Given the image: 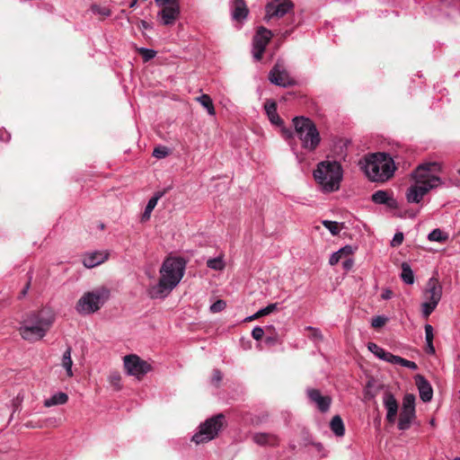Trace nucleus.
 Here are the masks:
<instances>
[{"label": "nucleus", "instance_id": "28", "mask_svg": "<svg viewBox=\"0 0 460 460\" xmlns=\"http://www.w3.org/2000/svg\"><path fill=\"white\" fill-rule=\"evenodd\" d=\"M68 400V396L66 393L60 392L52 395L49 399L44 402L46 407H51L54 405L65 404Z\"/></svg>", "mask_w": 460, "mask_h": 460}, {"label": "nucleus", "instance_id": "60", "mask_svg": "<svg viewBox=\"0 0 460 460\" xmlns=\"http://www.w3.org/2000/svg\"><path fill=\"white\" fill-rule=\"evenodd\" d=\"M458 173L460 174V169L458 170Z\"/></svg>", "mask_w": 460, "mask_h": 460}, {"label": "nucleus", "instance_id": "59", "mask_svg": "<svg viewBox=\"0 0 460 460\" xmlns=\"http://www.w3.org/2000/svg\"><path fill=\"white\" fill-rule=\"evenodd\" d=\"M137 0H133V1L130 3L129 6H130V7H134V6L137 4Z\"/></svg>", "mask_w": 460, "mask_h": 460}, {"label": "nucleus", "instance_id": "38", "mask_svg": "<svg viewBox=\"0 0 460 460\" xmlns=\"http://www.w3.org/2000/svg\"><path fill=\"white\" fill-rule=\"evenodd\" d=\"M438 303H434V301L427 300L422 304V313L425 317L430 315V314L435 310Z\"/></svg>", "mask_w": 460, "mask_h": 460}, {"label": "nucleus", "instance_id": "30", "mask_svg": "<svg viewBox=\"0 0 460 460\" xmlns=\"http://www.w3.org/2000/svg\"><path fill=\"white\" fill-rule=\"evenodd\" d=\"M401 278L406 284L411 285L414 282L413 271L411 269L410 265L406 262H403L402 264Z\"/></svg>", "mask_w": 460, "mask_h": 460}, {"label": "nucleus", "instance_id": "15", "mask_svg": "<svg viewBox=\"0 0 460 460\" xmlns=\"http://www.w3.org/2000/svg\"><path fill=\"white\" fill-rule=\"evenodd\" d=\"M270 81L277 85L288 87L294 85L296 81L292 79L286 70H280L279 65H276L269 75Z\"/></svg>", "mask_w": 460, "mask_h": 460}, {"label": "nucleus", "instance_id": "57", "mask_svg": "<svg viewBox=\"0 0 460 460\" xmlns=\"http://www.w3.org/2000/svg\"><path fill=\"white\" fill-rule=\"evenodd\" d=\"M29 288H30V281L27 282L26 286L24 287V288L21 292L22 296H25V294L27 293Z\"/></svg>", "mask_w": 460, "mask_h": 460}, {"label": "nucleus", "instance_id": "22", "mask_svg": "<svg viewBox=\"0 0 460 460\" xmlns=\"http://www.w3.org/2000/svg\"><path fill=\"white\" fill-rule=\"evenodd\" d=\"M416 418V411L402 410L399 415L398 429L407 430L410 429L412 420Z\"/></svg>", "mask_w": 460, "mask_h": 460}, {"label": "nucleus", "instance_id": "42", "mask_svg": "<svg viewBox=\"0 0 460 460\" xmlns=\"http://www.w3.org/2000/svg\"><path fill=\"white\" fill-rule=\"evenodd\" d=\"M226 304L225 301L217 300L210 306V310L212 313H218L224 310L226 308Z\"/></svg>", "mask_w": 460, "mask_h": 460}, {"label": "nucleus", "instance_id": "24", "mask_svg": "<svg viewBox=\"0 0 460 460\" xmlns=\"http://www.w3.org/2000/svg\"><path fill=\"white\" fill-rule=\"evenodd\" d=\"M265 111L269 117V119L272 124L281 126L283 124V119L277 113V104L276 102H267L265 104Z\"/></svg>", "mask_w": 460, "mask_h": 460}, {"label": "nucleus", "instance_id": "23", "mask_svg": "<svg viewBox=\"0 0 460 460\" xmlns=\"http://www.w3.org/2000/svg\"><path fill=\"white\" fill-rule=\"evenodd\" d=\"M107 256L106 253L95 252L86 256L83 262L86 268H93L103 262L107 259Z\"/></svg>", "mask_w": 460, "mask_h": 460}, {"label": "nucleus", "instance_id": "2", "mask_svg": "<svg viewBox=\"0 0 460 460\" xmlns=\"http://www.w3.org/2000/svg\"><path fill=\"white\" fill-rule=\"evenodd\" d=\"M55 321V314L49 308H42L26 314L19 332L22 339L36 341L42 339Z\"/></svg>", "mask_w": 460, "mask_h": 460}, {"label": "nucleus", "instance_id": "58", "mask_svg": "<svg viewBox=\"0 0 460 460\" xmlns=\"http://www.w3.org/2000/svg\"><path fill=\"white\" fill-rule=\"evenodd\" d=\"M283 134L287 137H290L292 136V132L288 129H284L283 130Z\"/></svg>", "mask_w": 460, "mask_h": 460}, {"label": "nucleus", "instance_id": "54", "mask_svg": "<svg viewBox=\"0 0 460 460\" xmlns=\"http://www.w3.org/2000/svg\"><path fill=\"white\" fill-rule=\"evenodd\" d=\"M353 264H354L353 260H351L350 258H346L343 261V268L346 270H349V269H351Z\"/></svg>", "mask_w": 460, "mask_h": 460}, {"label": "nucleus", "instance_id": "31", "mask_svg": "<svg viewBox=\"0 0 460 460\" xmlns=\"http://www.w3.org/2000/svg\"><path fill=\"white\" fill-rule=\"evenodd\" d=\"M62 365L66 368L67 376H73V372H72L73 361L71 358V348H67L66 350L64 352L63 358H62Z\"/></svg>", "mask_w": 460, "mask_h": 460}, {"label": "nucleus", "instance_id": "20", "mask_svg": "<svg viewBox=\"0 0 460 460\" xmlns=\"http://www.w3.org/2000/svg\"><path fill=\"white\" fill-rule=\"evenodd\" d=\"M232 18L237 22L244 21L249 13L248 7L244 0H233L231 3Z\"/></svg>", "mask_w": 460, "mask_h": 460}, {"label": "nucleus", "instance_id": "17", "mask_svg": "<svg viewBox=\"0 0 460 460\" xmlns=\"http://www.w3.org/2000/svg\"><path fill=\"white\" fill-rule=\"evenodd\" d=\"M442 296V287L437 278H430L427 284V289L425 291V296L427 300L434 301L438 303Z\"/></svg>", "mask_w": 460, "mask_h": 460}, {"label": "nucleus", "instance_id": "53", "mask_svg": "<svg viewBox=\"0 0 460 460\" xmlns=\"http://www.w3.org/2000/svg\"><path fill=\"white\" fill-rule=\"evenodd\" d=\"M394 293L391 289H385L382 294H381V297L382 299H385V300H387V299H390L392 296H393Z\"/></svg>", "mask_w": 460, "mask_h": 460}, {"label": "nucleus", "instance_id": "27", "mask_svg": "<svg viewBox=\"0 0 460 460\" xmlns=\"http://www.w3.org/2000/svg\"><path fill=\"white\" fill-rule=\"evenodd\" d=\"M164 194V191L158 192L157 194H155L154 197H152L149 199V201L145 208V211L142 215L143 221L148 220L150 218L151 212L155 208L157 201L163 197Z\"/></svg>", "mask_w": 460, "mask_h": 460}, {"label": "nucleus", "instance_id": "34", "mask_svg": "<svg viewBox=\"0 0 460 460\" xmlns=\"http://www.w3.org/2000/svg\"><path fill=\"white\" fill-rule=\"evenodd\" d=\"M392 364H398L402 367H406L411 369H417L418 366L415 362L410 361L408 359L402 358L399 356L394 355L393 359L391 361Z\"/></svg>", "mask_w": 460, "mask_h": 460}, {"label": "nucleus", "instance_id": "61", "mask_svg": "<svg viewBox=\"0 0 460 460\" xmlns=\"http://www.w3.org/2000/svg\"><path fill=\"white\" fill-rule=\"evenodd\" d=\"M455 460H460V458H456V459H455Z\"/></svg>", "mask_w": 460, "mask_h": 460}, {"label": "nucleus", "instance_id": "43", "mask_svg": "<svg viewBox=\"0 0 460 460\" xmlns=\"http://www.w3.org/2000/svg\"><path fill=\"white\" fill-rule=\"evenodd\" d=\"M222 373L219 369H214L213 370V375H212V378H211V383L215 385V386H219V384L220 382L222 381Z\"/></svg>", "mask_w": 460, "mask_h": 460}, {"label": "nucleus", "instance_id": "3", "mask_svg": "<svg viewBox=\"0 0 460 460\" xmlns=\"http://www.w3.org/2000/svg\"><path fill=\"white\" fill-rule=\"evenodd\" d=\"M359 164L372 181L384 182L394 175L395 170L394 160L385 153L368 155Z\"/></svg>", "mask_w": 460, "mask_h": 460}, {"label": "nucleus", "instance_id": "56", "mask_svg": "<svg viewBox=\"0 0 460 460\" xmlns=\"http://www.w3.org/2000/svg\"><path fill=\"white\" fill-rule=\"evenodd\" d=\"M260 317H262V315H261V314H259V311H258V312H257V313H255L253 315L249 316L246 320H247V321H249V322H251V321L256 320V319H258V318H260Z\"/></svg>", "mask_w": 460, "mask_h": 460}, {"label": "nucleus", "instance_id": "14", "mask_svg": "<svg viewBox=\"0 0 460 460\" xmlns=\"http://www.w3.org/2000/svg\"><path fill=\"white\" fill-rule=\"evenodd\" d=\"M384 406L386 409V420L389 424L395 423L399 404L394 394L386 391L383 399Z\"/></svg>", "mask_w": 460, "mask_h": 460}, {"label": "nucleus", "instance_id": "45", "mask_svg": "<svg viewBox=\"0 0 460 460\" xmlns=\"http://www.w3.org/2000/svg\"><path fill=\"white\" fill-rule=\"evenodd\" d=\"M306 330L309 332V337L314 340H323V335L318 329L313 327H307Z\"/></svg>", "mask_w": 460, "mask_h": 460}, {"label": "nucleus", "instance_id": "47", "mask_svg": "<svg viewBox=\"0 0 460 460\" xmlns=\"http://www.w3.org/2000/svg\"><path fill=\"white\" fill-rule=\"evenodd\" d=\"M139 53L142 55V58H155L156 55V52L150 49H145L141 48L139 49Z\"/></svg>", "mask_w": 460, "mask_h": 460}, {"label": "nucleus", "instance_id": "19", "mask_svg": "<svg viewBox=\"0 0 460 460\" xmlns=\"http://www.w3.org/2000/svg\"><path fill=\"white\" fill-rule=\"evenodd\" d=\"M415 384L420 392V397L424 402L431 401L433 390L429 382L421 375L415 376Z\"/></svg>", "mask_w": 460, "mask_h": 460}, {"label": "nucleus", "instance_id": "48", "mask_svg": "<svg viewBox=\"0 0 460 460\" xmlns=\"http://www.w3.org/2000/svg\"><path fill=\"white\" fill-rule=\"evenodd\" d=\"M263 335H264V331H263V329H262V328H261V327H259V326L255 327V328L252 330V338H253L254 340H256V341H260V340H261V339H262V337H263Z\"/></svg>", "mask_w": 460, "mask_h": 460}, {"label": "nucleus", "instance_id": "52", "mask_svg": "<svg viewBox=\"0 0 460 460\" xmlns=\"http://www.w3.org/2000/svg\"><path fill=\"white\" fill-rule=\"evenodd\" d=\"M156 4L160 7L172 5V3H180L179 0H155Z\"/></svg>", "mask_w": 460, "mask_h": 460}, {"label": "nucleus", "instance_id": "10", "mask_svg": "<svg viewBox=\"0 0 460 460\" xmlns=\"http://www.w3.org/2000/svg\"><path fill=\"white\" fill-rule=\"evenodd\" d=\"M124 367L128 375L136 376L138 380H141L152 368L148 362L135 354L124 357Z\"/></svg>", "mask_w": 460, "mask_h": 460}, {"label": "nucleus", "instance_id": "9", "mask_svg": "<svg viewBox=\"0 0 460 460\" xmlns=\"http://www.w3.org/2000/svg\"><path fill=\"white\" fill-rule=\"evenodd\" d=\"M294 4L290 0H272L265 5L264 21L279 20L292 12Z\"/></svg>", "mask_w": 460, "mask_h": 460}, {"label": "nucleus", "instance_id": "21", "mask_svg": "<svg viewBox=\"0 0 460 460\" xmlns=\"http://www.w3.org/2000/svg\"><path fill=\"white\" fill-rule=\"evenodd\" d=\"M252 441L259 446H270L275 447L279 444V438L277 436L265 433V432H258L252 435Z\"/></svg>", "mask_w": 460, "mask_h": 460}, {"label": "nucleus", "instance_id": "4", "mask_svg": "<svg viewBox=\"0 0 460 460\" xmlns=\"http://www.w3.org/2000/svg\"><path fill=\"white\" fill-rule=\"evenodd\" d=\"M314 177L323 191H336L342 180L341 165L336 161H323L314 171Z\"/></svg>", "mask_w": 460, "mask_h": 460}, {"label": "nucleus", "instance_id": "6", "mask_svg": "<svg viewBox=\"0 0 460 460\" xmlns=\"http://www.w3.org/2000/svg\"><path fill=\"white\" fill-rule=\"evenodd\" d=\"M110 289L105 287L96 288L85 292L77 301L75 309L79 314H91L98 311L109 299Z\"/></svg>", "mask_w": 460, "mask_h": 460}, {"label": "nucleus", "instance_id": "26", "mask_svg": "<svg viewBox=\"0 0 460 460\" xmlns=\"http://www.w3.org/2000/svg\"><path fill=\"white\" fill-rule=\"evenodd\" d=\"M330 428L337 437H342L345 433L344 423L340 415H335L332 417L330 423Z\"/></svg>", "mask_w": 460, "mask_h": 460}, {"label": "nucleus", "instance_id": "37", "mask_svg": "<svg viewBox=\"0 0 460 460\" xmlns=\"http://www.w3.org/2000/svg\"><path fill=\"white\" fill-rule=\"evenodd\" d=\"M91 11L94 14H98V15H101L102 17H108L111 13V10L108 7L101 6V5H98V4H93L91 6Z\"/></svg>", "mask_w": 460, "mask_h": 460}, {"label": "nucleus", "instance_id": "1", "mask_svg": "<svg viewBox=\"0 0 460 460\" xmlns=\"http://www.w3.org/2000/svg\"><path fill=\"white\" fill-rule=\"evenodd\" d=\"M185 261L181 258H167L160 269V279L156 285L149 288L151 298H164L178 285L183 277Z\"/></svg>", "mask_w": 460, "mask_h": 460}, {"label": "nucleus", "instance_id": "40", "mask_svg": "<svg viewBox=\"0 0 460 460\" xmlns=\"http://www.w3.org/2000/svg\"><path fill=\"white\" fill-rule=\"evenodd\" d=\"M387 321L386 317L378 315L372 319L371 325L375 329L381 328L385 325Z\"/></svg>", "mask_w": 460, "mask_h": 460}, {"label": "nucleus", "instance_id": "12", "mask_svg": "<svg viewBox=\"0 0 460 460\" xmlns=\"http://www.w3.org/2000/svg\"><path fill=\"white\" fill-rule=\"evenodd\" d=\"M442 171V164L438 162H425L420 164L415 170L413 177L429 180L432 177H437L433 173Z\"/></svg>", "mask_w": 460, "mask_h": 460}, {"label": "nucleus", "instance_id": "25", "mask_svg": "<svg viewBox=\"0 0 460 460\" xmlns=\"http://www.w3.org/2000/svg\"><path fill=\"white\" fill-rule=\"evenodd\" d=\"M367 348L372 353H374L379 358L391 363L394 357L392 353L385 350L384 349L380 348L377 344L374 342H369Z\"/></svg>", "mask_w": 460, "mask_h": 460}, {"label": "nucleus", "instance_id": "44", "mask_svg": "<svg viewBox=\"0 0 460 460\" xmlns=\"http://www.w3.org/2000/svg\"><path fill=\"white\" fill-rule=\"evenodd\" d=\"M277 306H278L277 303L270 304L266 307L259 310V314H261L262 316L268 315V314H271L272 312H274L277 309Z\"/></svg>", "mask_w": 460, "mask_h": 460}, {"label": "nucleus", "instance_id": "55", "mask_svg": "<svg viewBox=\"0 0 460 460\" xmlns=\"http://www.w3.org/2000/svg\"><path fill=\"white\" fill-rule=\"evenodd\" d=\"M426 352L428 354H435V348L433 346V341L427 342Z\"/></svg>", "mask_w": 460, "mask_h": 460}, {"label": "nucleus", "instance_id": "39", "mask_svg": "<svg viewBox=\"0 0 460 460\" xmlns=\"http://www.w3.org/2000/svg\"><path fill=\"white\" fill-rule=\"evenodd\" d=\"M323 225L329 229V231L333 234L336 235L340 233L341 227L339 224L335 221H330V220H324L323 221Z\"/></svg>", "mask_w": 460, "mask_h": 460}, {"label": "nucleus", "instance_id": "5", "mask_svg": "<svg viewBox=\"0 0 460 460\" xmlns=\"http://www.w3.org/2000/svg\"><path fill=\"white\" fill-rule=\"evenodd\" d=\"M295 131L302 142V146L309 151H314L318 146L321 137L318 129L313 120L305 117L293 119Z\"/></svg>", "mask_w": 460, "mask_h": 460}, {"label": "nucleus", "instance_id": "46", "mask_svg": "<svg viewBox=\"0 0 460 460\" xmlns=\"http://www.w3.org/2000/svg\"><path fill=\"white\" fill-rule=\"evenodd\" d=\"M402 241H403V234L402 232H397L394 234V236L391 242V245L393 247H397L402 243Z\"/></svg>", "mask_w": 460, "mask_h": 460}, {"label": "nucleus", "instance_id": "33", "mask_svg": "<svg viewBox=\"0 0 460 460\" xmlns=\"http://www.w3.org/2000/svg\"><path fill=\"white\" fill-rule=\"evenodd\" d=\"M197 100L200 102V104L205 107L208 110V112L210 115L215 114V108L212 102L211 98L208 94H202L201 96L198 97Z\"/></svg>", "mask_w": 460, "mask_h": 460}, {"label": "nucleus", "instance_id": "29", "mask_svg": "<svg viewBox=\"0 0 460 460\" xmlns=\"http://www.w3.org/2000/svg\"><path fill=\"white\" fill-rule=\"evenodd\" d=\"M448 234L443 232L439 228L434 229L428 235V239L430 242L446 243L448 240Z\"/></svg>", "mask_w": 460, "mask_h": 460}, {"label": "nucleus", "instance_id": "7", "mask_svg": "<svg viewBox=\"0 0 460 460\" xmlns=\"http://www.w3.org/2000/svg\"><path fill=\"white\" fill-rule=\"evenodd\" d=\"M226 426V417L223 413H218L199 425V430L192 437V441L196 444L208 442L217 437Z\"/></svg>", "mask_w": 460, "mask_h": 460}, {"label": "nucleus", "instance_id": "8", "mask_svg": "<svg viewBox=\"0 0 460 460\" xmlns=\"http://www.w3.org/2000/svg\"><path fill=\"white\" fill-rule=\"evenodd\" d=\"M415 184L411 185L406 193L407 201L410 203H420L423 197L432 189L442 183L439 177H432L429 180L414 177Z\"/></svg>", "mask_w": 460, "mask_h": 460}, {"label": "nucleus", "instance_id": "41", "mask_svg": "<svg viewBox=\"0 0 460 460\" xmlns=\"http://www.w3.org/2000/svg\"><path fill=\"white\" fill-rule=\"evenodd\" d=\"M169 154L168 148L165 146H157L154 149L153 155L158 159L164 158Z\"/></svg>", "mask_w": 460, "mask_h": 460}, {"label": "nucleus", "instance_id": "13", "mask_svg": "<svg viewBox=\"0 0 460 460\" xmlns=\"http://www.w3.org/2000/svg\"><path fill=\"white\" fill-rule=\"evenodd\" d=\"M157 16L160 18L162 24L172 25L180 16V3H172V5L162 7Z\"/></svg>", "mask_w": 460, "mask_h": 460}, {"label": "nucleus", "instance_id": "51", "mask_svg": "<svg viewBox=\"0 0 460 460\" xmlns=\"http://www.w3.org/2000/svg\"><path fill=\"white\" fill-rule=\"evenodd\" d=\"M341 258H343V257L339 253V252H336L332 254V256L329 260V263L331 265H336Z\"/></svg>", "mask_w": 460, "mask_h": 460}, {"label": "nucleus", "instance_id": "32", "mask_svg": "<svg viewBox=\"0 0 460 460\" xmlns=\"http://www.w3.org/2000/svg\"><path fill=\"white\" fill-rule=\"evenodd\" d=\"M403 411H415V395L412 394H406L402 400V408Z\"/></svg>", "mask_w": 460, "mask_h": 460}, {"label": "nucleus", "instance_id": "49", "mask_svg": "<svg viewBox=\"0 0 460 460\" xmlns=\"http://www.w3.org/2000/svg\"><path fill=\"white\" fill-rule=\"evenodd\" d=\"M425 335H426V341L430 342L433 341V327L430 324L425 325Z\"/></svg>", "mask_w": 460, "mask_h": 460}, {"label": "nucleus", "instance_id": "35", "mask_svg": "<svg viewBox=\"0 0 460 460\" xmlns=\"http://www.w3.org/2000/svg\"><path fill=\"white\" fill-rule=\"evenodd\" d=\"M207 266L215 270H222L225 268V262L223 258L218 256L217 258L208 260Z\"/></svg>", "mask_w": 460, "mask_h": 460}, {"label": "nucleus", "instance_id": "16", "mask_svg": "<svg viewBox=\"0 0 460 460\" xmlns=\"http://www.w3.org/2000/svg\"><path fill=\"white\" fill-rule=\"evenodd\" d=\"M307 395L309 400L316 404L320 411L326 412L329 411L332 403V398L330 396L322 395L318 389L314 388L307 391Z\"/></svg>", "mask_w": 460, "mask_h": 460}, {"label": "nucleus", "instance_id": "18", "mask_svg": "<svg viewBox=\"0 0 460 460\" xmlns=\"http://www.w3.org/2000/svg\"><path fill=\"white\" fill-rule=\"evenodd\" d=\"M371 199L374 203L386 205L389 208H398V202L393 197V193L387 190H376L372 194Z\"/></svg>", "mask_w": 460, "mask_h": 460}, {"label": "nucleus", "instance_id": "11", "mask_svg": "<svg viewBox=\"0 0 460 460\" xmlns=\"http://www.w3.org/2000/svg\"><path fill=\"white\" fill-rule=\"evenodd\" d=\"M271 37L272 32L270 30L264 27L258 29L252 40V58H261Z\"/></svg>", "mask_w": 460, "mask_h": 460}, {"label": "nucleus", "instance_id": "36", "mask_svg": "<svg viewBox=\"0 0 460 460\" xmlns=\"http://www.w3.org/2000/svg\"><path fill=\"white\" fill-rule=\"evenodd\" d=\"M109 381H110L111 385L116 391H119L121 389V385H120L121 376L119 373H118V372L111 373L109 376Z\"/></svg>", "mask_w": 460, "mask_h": 460}, {"label": "nucleus", "instance_id": "50", "mask_svg": "<svg viewBox=\"0 0 460 460\" xmlns=\"http://www.w3.org/2000/svg\"><path fill=\"white\" fill-rule=\"evenodd\" d=\"M338 252L342 257H349L350 254L353 253V249L351 246L346 245L340 249Z\"/></svg>", "mask_w": 460, "mask_h": 460}]
</instances>
